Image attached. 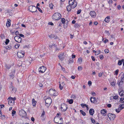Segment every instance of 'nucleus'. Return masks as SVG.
Returning <instances> with one entry per match:
<instances>
[{
    "label": "nucleus",
    "instance_id": "1",
    "mask_svg": "<svg viewBox=\"0 0 124 124\" xmlns=\"http://www.w3.org/2000/svg\"><path fill=\"white\" fill-rule=\"evenodd\" d=\"M61 17V15L59 13H55L52 16V18L54 20H58Z\"/></svg>",
    "mask_w": 124,
    "mask_h": 124
},
{
    "label": "nucleus",
    "instance_id": "2",
    "mask_svg": "<svg viewBox=\"0 0 124 124\" xmlns=\"http://www.w3.org/2000/svg\"><path fill=\"white\" fill-rule=\"evenodd\" d=\"M54 121L55 123L58 124H62L63 123L62 118L59 117H55Z\"/></svg>",
    "mask_w": 124,
    "mask_h": 124
},
{
    "label": "nucleus",
    "instance_id": "3",
    "mask_svg": "<svg viewBox=\"0 0 124 124\" xmlns=\"http://www.w3.org/2000/svg\"><path fill=\"white\" fill-rule=\"evenodd\" d=\"M69 3L70 5H72L73 8H75L77 6V3L75 0H69Z\"/></svg>",
    "mask_w": 124,
    "mask_h": 124
},
{
    "label": "nucleus",
    "instance_id": "4",
    "mask_svg": "<svg viewBox=\"0 0 124 124\" xmlns=\"http://www.w3.org/2000/svg\"><path fill=\"white\" fill-rule=\"evenodd\" d=\"M49 94L51 96H56L57 95V92L54 90L53 89H50L49 91Z\"/></svg>",
    "mask_w": 124,
    "mask_h": 124
},
{
    "label": "nucleus",
    "instance_id": "5",
    "mask_svg": "<svg viewBox=\"0 0 124 124\" xmlns=\"http://www.w3.org/2000/svg\"><path fill=\"white\" fill-rule=\"evenodd\" d=\"M52 100L50 98L46 99L45 100L46 105L47 107L49 106L52 103Z\"/></svg>",
    "mask_w": 124,
    "mask_h": 124
},
{
    "label": "nucleus",
    "instance_id": "6",
    "mask_svg": "<svg viewBox=\"0 0 124 124\" xmlns=\"http://www.w3.org/2000/svg\"><path fill=\"white\" fill-rule=\"evenodd\" d=\"M19 114V115L22 117H25L27 115L26 113L23 109H21L20 110Z\"/></svg>",
    "mask_w": 124,
    "mask_h": 124
},
{
    "label": "nucleus",
    "instance_id": "7",
    "mask_svg": "<svg viewBox=\"0 0 124 124\" xmlns=\"http://www.w3.org/2000/svg\"><path fill=\"white\" fill-rule=\"evenodd\" d=\"M24 52L22 51H21L18 52L17 54V55L19 58H22L24 56Z\"/></svg>",
    "mask_w": 124,
    "mask_h": 124
},
{
    "label": "nucleus",
    "instance_id": "8",
    "mask_svg": "<svg viewBox=\"0 0 124 124\" xmlns=\"http://www.w3.org/2000/svg\"><path fill=\"white\" fill-rule=\"evenodd\" d=\"M67 108V106L66 104L63 103L61 104V109L62 111H65Z\"/></svg>",
    "mask_w": 124,
    "mask_h": 124
},
{
    "label": "nucleus",
    "instance_id": "9",
    "mask_svg": "<svg viewBox=\"0 0 124 124\" xmlns=\"http://www.w3.org/2000/svg\"><path fill=\"white\" fill-rule=\"evenodd\" d=\"M28 9L31 12H33L37 11L36 8L34 6H30L29 7Z\"/></svg>",
    "mask_w": 124,
    "mask_h": 124
},
{
    "label": "nucleus",
    "instance_id": "10",
    "mask_svg": "<svg viewBox=\"0 0 124 124\" xmlns=\"http://www.w3.org/2000/svg\"><path fill=\"white\" fill-rule=\"evenodd\" d=\"M108 116L110 120H113L116 117V115L114 114L111 113H109L108 114Z\"/></svg>",
    "mask_w": 124,
    "mask_h": 124
},
{
    "label": "nucleus",
    "instance_id": "11",
    "mask_svg": "<svg viewBox=\"0 0 124 124\" xmlns=\"http://www.w3.org/2000/svg\"><path fill=\"white\" fill-rule=\"evenodd\" d=\"M14 39L15 41L18 43H20L21 41V38L20 36H16L15 37Z\"/></svg>",
    "mask_w": 124,
    "mask_h": 124
},
{
    "label": "nucleus",
    "instance_id": "12",
    "mask_svg": "<svg viewBox=\"0 0 124 124\" xmlns=\"http://www.w3.org/2000/svg\"><path fill=\"white\" fill-rule=\"evenodd\" d=\"M46 68L43 66L39 68V72L40 73H43L46 70Z\"/></svg>",
    "mask_w": 124,
    "mask_h": 124
},
{
    "label": "nucleus",
    "instance_id": "13",
    "mask_svg": "<svg viewBox=\"0 0 124 124\" xmlns=\"http://www.w3.org/2000/svg\"><path fill=\"white\" fill-rule=\"evenodd\" d=\"M12 97H10L8 98V104L9 105H12L14 104V101H13Z\"/></svg>",
    "mask_w": 124,
    "mask_h": 124
},
{
    "label": "nucleus",
    "instance_id": "14",
    "mask_svg": "<svg viewBox=\"0 0 124 124\" xmlns=\"http://www.w3.org/2000/svg\"><path fill=\"white\" fill-rule=\"evenodd\" d=\"M15 72V70H14L13 71L9 73V76L10 78L13 79L14 78V75Z\"/></svg>",
    "mask_w": 124,
    "mask_h": 124
},
{
    "label": "nucleus",
    "instance_id": "15",
    "mask_svg": "<svg viewBox=\"0 0 124 124\" xmlns=\"http://www.w3.org/2000/svg\"><path fill=\"white\" fill-rule=\"evenodd\" d=\"M13 44L14 43L12 42V43L10 44V45H9L6 47V48L7 49H10L12 47L14 46L13 45Z\"/></svg>",
    "mask_w": 124,
    "mask_h": 124
},
{
    "label": "nucleus",
    "instance_id": "16",
    "mask_svg": "<svg viewBox=\"0 0 124 124\" xmlns=\"http://www.w3.org/2000/svg\"><path fill=\"white\" fill-rule=\"evenodd\" d=\"M118 91L120 96H121L124 97V91L122 90L119 89Z\"/></svg>",
    "mask_w": 124,
    "mask_h": 124
},
{
    "label": "nucleus",
    "instance_id": "17",
    "mask_svg": "<svg viewBox=\"0 0 124 124\" xmlns=\"http://www.w3.org/2000/svg\"><path fill=\"white\" fill-rule=\"evenodd\" d=\"M58 57L60 59L62 60H63L64 57V54L63 53H61L59 55Z\"/></svg>",
    "mask_w": 124,
    "mask_h": 124
},
{
    "label": "nucleus",
    "instance_id": "18",
    "mask_svg": "<svg viewBox=\"0 0 124 124\" xmlns=\"http://www.w3.org/2000/svg\"><path fill=\"white\" fill-rule=\"evenodd\" d=\"M90 14L91 16V17H94L96 16V13L94 11H91L90 12Z\"/></svg>",
    "mask_w": 124,
    "mask_h": 124
},
{
    "label": "nucleus",
    "instance_id": "19",
    "mask_svg": "<svg viewBox=\"0 0 124 124\" xmlns=\"http://www.w3.org/2000/svg\"><path fill=\"white\" fill-rule=\"evenodd\" d=\"M101 113L103 116H106L107 114L106 110L105 109H103L101 111Z\"/></svg>",
    "mask_w": 124,
    "mask_h": 124
},
{
    "label": "nucleus",
    "instance_id": "20",
    "mask_svg": "<svg viewBox=\"0 0 124 124\" xmlns=\"http://www.w3.org/2000/svg\"><path fill=\"white\" fill-rule=\"evenodd\" d=\"M49 37L51 39L54 38L55 39H58V37L57 36H55L54 34H51L50 35H49Z\"/></svg>",
    "mask_w": 124,
    "mask_h": 124
},
{
    "label": "nucleus",
    "instance_id": "21",
    "mask_svg": "<svg viewBox=\"0 0 124 124\" xmlns=\"http://www.w3.org/2000/svg\"><path fill=\"white\" fill-rule=\"evenodd\" d=\"M91 102L93 103H95V99L94 97H91L90 98Z\"/></svg>",
    "mask_w": 124,
    "mask_h": 124
},
{
    "label": "nucleus",
    "instance_id": "22",
    "mask_svg": "<svg viewBox=\"0 0 124 124\" xmlns=\"http://www.w3.org/2000/svg\"><path fill=\"white\" fill-rule=\"evenodd\" d=\"M8 20L7 22L6 23V26L7 27H9L11 25L10 22L11 21V20L9 19H8Z\"/></svg>",
    "mask_w": 124,
    "mask_h": 124
},
{
    "label": "nucleus",
    "instance_id": "23",
    "mask_svg": "<svg viewBox=\"0 0 124 124\" xmlns=\"http://www.w3.org/2000/svg\"><path fill=\"white\" fill-rule=\"evenodd\" d=\"M94 110L92 109H90L89 111V113L90 115H93L94 114Z\"/></svg>",
    "mask_w": 124,
    "mask_h": 124
},
{
    "label": "nucleus",
    "instance_id": "24",
    "mask_svg": "<svg viewBox=\"0 0 124 124\" xmlns=\"http://www.w3.org/2000/svg\"><path fill=\"white\" fill-rule=\"evenodd\" d=\"M37 102L35 100V99L33 98L32 99V103L33 106H35Z\"/></svg>",
    "mask_w": 124,
    "mask_h": 124
},
{
    "label": "nucleus",
    "instance_id": "25",
    "mask_svg": "<svg viewBox=\"0 0 124 124\" xmlns=\"http://www.w3.org/2000/svg\"><path fill=\"white\" fill-rule=\"evenodd\" d=\"M110 20V16H108L105 19V22L108 23L109 21Z\"/></svg>",
    "mask_w": 124,
    "mask_h": 124
},
{
    "label": "nucleus",
    "instance_id": "26",
    "mask_svg": "<svg viewBox=\"0 0 124 124\" xmlns=\"http://www.w3.org/2000/svg\"><path fill=\"white\" fill-rule=\"evenodd\" d=\"M67 9L68 12L70 11L71 9V7L70 5H68L67 7Z\"/></svg>",
    "mask_w": 124,
    "mask_h": 124
},
{
    "label": "nucleus",
    "instance_id": "27",
    "mask_svg": "<svg viewBox=\"0 0 124 124\" xmlns=\"http://www.w3.org/2000/svg\"><path fill=\"white\" fill-rule=\"evenodd\" d=\"M82 59L81 58H79L78 60V62L79 64H80L82 62Z\"/></svg>",
    "mask_w": 124,
    "mask_h": 124
},
{
    "label": "nucleus",
    "instance_id": "28",
    "mask_svg": "<svg viewBox=\"0 0 124 124\" xmlns=\"http://www.w3.org/2000/svg\"><path fill=\"white\" fill-rule=\"evenodd\" d=\"M68 62L70 63H72L73 62V59L72 58H70L69 59Z\"/></svg>",
    "mask_w": 124,
    "mask_h": 124
},
{
    "label": "nucleus",
    "instance_id": "29",
    "mask_svg": "<svg viewBox=\"0 0 124 124\" xmlns=\"http://www.w3.org/2000/svg\"><path fill=\"white\" fill-rule=\"evenodd\" d=\"M20 44H16L15 45V47L16 49H18L20 46Z\"/></svg>",
    "mask_w": 124,
    "mask_h": 124
},
{
    "label": "nucleus",
    "instance_id": "30",
    "mask_svg": "<svg viewBox=\"0 0 124 124\" xmlns=\"http://www.w3.org/2000/svg\"><path fill=\"white\" fill-rule=\"evenodd\" d=\"M5 66L6 68L8 69H9L11 67V66L10 65L6 64Z\"/></svg>",
    "mask_w": 124,
    "mask_h": 124
},
{
    "label": "nucleus",
    "instance_id": "31",
    "mask_svg": "<svg viewBox=\"0 0 124 124\" xmlns=\"http://www.w3.org/2000/svg\"><path fill=\"white\" fill-rule=\"evenodd\" d=\"M122 59L121 60H119L118 63V64L119 65H121L122 63V62H123V61H122Z\"/></svg>",
    "mask_w": 124,
    "mask_h": 124
},
{
    "label": "nucleus",
    "instance_id": "32",
    "mask_svg": "<svg viewBox=\"0 0 124 124\" xmlns=\"http://www.w3.org/2000/svg\"><path fill=\"white\" fill-rule=\"evenodd\" d=\"M80 112L84 116L86 115V113L82 110H80Z\"/></svg>",
    "mask_w": 124,
    "mask_h": 124
},
{
    "label": "nucleus",
    "instance_id": "33",
    "mask_svg": "<svg viewBox=\"0 0 124 124\" xmlns=\"http://www.w3.org/2000/svg\"><path fill=\"white\" fill-rule=\"evenodd\" d=\"M61 21L63 24H64L65 22V19L64 18H61Z\"/></svg>",
    "mask_w": 124,
    "mask_h": 124
},
{
    "label": "nucleus",
    "instance_id": "34",
    "mask_svg": "<svg viewBox=\"0 0 124 124\" xmlns=\"http://www.w3.org/2000/svg\"><path fill=\"white\" fill-rule=\"evenodd\" d=\"M120 102L122 103L124 102V98H121L120 100Z\"/></svg>",
    "mask_w": 124,
    "mask_h": 124
},
{
    "label": "nucleus",
    "instance_id": "35",
    "mask_svg": "<svg viewBox=\"0 0 124 124\" xmlns=\"http://www.w3.org/2000/svg\"><path fill=\"white\" fill-rule=\"evenodd\" d=\"M119 106H120V108L121 109L120 110H121L122 109L124 108V104L120 105Z\"/></svg>",
    "mask_w": 124,
    "mask_h": 124
},
{
    "label": "nucleus",
    "instance_id": "36",
    "mask_svg": "<svg viewBox=\"0 0 124 124\" xmlns=\"http://www.w3.org/2000/svg\"><path fill=\"white\" fill-rule=\"evenodd\" d=\"M16 113V111L15 110H13L12 112V116H14V115Z\"/></svg>",
    "mask_w": 124,
    "mask_h": 124
},
{
    "label": "nucleus",
    "instance_id": "37",
    "mask_svg": "<svg viewBox=\"0 0 124 124\" xmlns=\"http://www.w3.org/2000/svg\"><path fill=\"white\" fill-rule=\"evenodd\" d=\"M68 102L69 104H71L73 103V100L71 99L69 100Z\"/></svg>",
    "mask_w": 124,
    "mask_h": 124
},
{
    "label": "nucleus",
    "instance_id": "38",
    "mask_svg": "<svg viewBox=\"0 0 124 124\" xmlns=\"http://www.w3.org/2000/svg\"><path fill=\"white\" fill-rule=\"evenodd\" d=\"M120 106H119V108L118 109H116V112L117 113H119V112H120V110H120Z\"/></svg>",
    "mask_w": 124,
    "mask_h": 124
},
{
    "label": "nucleus",
    "instance_id": "39",
    "mask_svg": "<svg viewBox=\"0 0 124 124\" xmlns=\"http://www.w3.org/2000/svg\"><path fill=\"white\" fill-rule=\"evenodd\" d=\"M9 40L8 39H6V41L5 42V43L7 45L9 43Z\"/></svg>",
    "mask_w": 124,
    "mask_h": 124
},
{
    "label": "nucleus",
    "instance_id": "40",
    "mask_svg": "<svg viewBox=\"0 0 124 124\" xmlns=\"http://www.w3.org/2000/svg\"><path fill=\"white\" fill-rule=\"evenodd\" d=\"M118 83L119 86L120 85H122L123 84V81L122 80H121L119 82V81Z\"/></svg>",
    "mask_w": 124,
    "mask_h": 124
},
{
    "label": "nucleus",
    "instance_id": "41",
    "mask_svg": "<svg viewBox=\"0 0 124 124\" xmlns=\"http://www.w3.org/2000/svg\"><path fill=\"white\" fill-rule=\"evenodd\" d=\"M100 50H98V51H96V53L95 55H98L100 53Z\"/></svg>",
    "mask_w": 124,
    "mask_h": 124
},
{
    "label": "nucleus",
    "instance_id": "42",
    "mask_svg": "<svg viewBox=\"0 0 124 124\" xmlns=\"http://www.w3.org/2000/svg\"><path fill=\"white\" fill-rule=\"evenodd\" d=\"M49 7L51 9H52L53 8V5L52 4H49Z\"/></svg>",
    "mask_w": 124,
    "mask_h": 124
},
{
    "label": "nucleus",
    "instance_id": "43",
    "mask_svg": "<svg viewBox=\"0 0 124 124\" xmlns=\"http://www.w3.org/2000/svg\"><path fill=\"white\" fill-rule=\"evenodd\" d=\"M71 98L75 99L76 98V96L75 95H72L71 97Z\"/></svg>",
    "mask_w": 124,
    "mask_h": 124
},
{
    "label": "nucleus",
    "instance_id": "44",
    "mask_svg": "<svg viewBox=\"0 0 124 124\" xmlns=\"http://www.w3.org/2000/svg\"><path fill=\"white\" fill-rule=\"evenodd\" d=\"M104 52L106 53H108L109 52V50L107 49H106L104 50Z\"/></svg>",
    "mask_w": 124,
    "mask_h": 124
},
{
    "label": "nucleus",
    "instance_id": "45",
    "mask_svg": "<svg viewBox=\"0 0 124 124\" xmlns=\"http://www.w3.org/2000/svg\"><path fill=\"white\" fill-rule=\"evenodd\" d=\"M104 57L102 55H101L99 56V58L100 59L102 60L103 58Z\"/></svg>",
    "mask_w": 124,
    "mask_h": 124
},
{
    "label": "nucleus",
    "instance_id": "46",
    "mask_svg": "<svg viewBox=\"0 0 124 124\" xmlns=\"http://www.w3.org/2000/svg\"><path fill=\"white\" fill-rule=\"evenodd\" d=\"M91 120L92 121V123L93 124H94L95 123V121L94 119H93L92 118L91 119Z\"/></svg>",
    "mask_w": 124,
    "mask_h": 124
},
{
    "label": "nucleus",
    "instance_id": "47",
    "mask_svg": "<svg viewBox=\"0 0 124 124\" xmlns=\"http://www.w3.org/2000/svg\"><path fill=\"white\" fill-rule=\"evenodd\" d=\"M63 86H62L61 85V84L60 83V84H59V86L60 89L61 90H62L63 88Z\"/></svg>",
    "mask_w": 124,
    "mask_h": 124
},
{
    "label": "nucleus",
    "instance_id": "48",
    "mask_svg": "<svg viewBox=\"0 0 124 124\" xmlns=\"http://www.w3.org/2000/svg\"><path fill=\"white\" fill-rule=\"evenodd\" d=\"M45 112L44 111H43L42 113L41 114V117H44V115H45Z\"/></svg>",
    "mask_w": 124,
    "mask_h": 124
},
{
    "label": "nucleus",
    "instance_id": "49",
    "mask_svg": "<svg viewBox=\"0 0 124 124\" xmlns=\"http://www.w3.org/2000/svg\"><path fill=\"white\" fill-rule=\"evenodd\" d=\"M118 98V96L117 95L113 97V98L114 99H117Z\"/></svg>",
    "mask_w": 124,
    "mask_h": 124
},
{
    "label": "nucleus",
    "instance_id": "50",
    "mask_svg": "<svg viewBox=\"0 0 124 124\" xmlns=\"http://www.w3.org/2000/svg\"><path fill=\"white\" fill-rule=\"evenodd\" d=\"M115 83H116L115 82H111V84L112 85L114 86L115 85Z\"/></svg>",
    "mask_w": 124,
    "mask_h": 124
},
{
    "label": "nucleus",
    "instance_id": "51",
    "mask_svg": "<svg viewBox=\"0 0 124 124\" xmlns=\"http://www.w3.org/2000/svg\"><path fill=\"white\" fill-rule=\"evenodd\" d=\"M121 78V80H124V73H123L122 76Z\"/></svg>",
    "mask_w": 124,
    "mask_h": 124
},
{
    "label": "nucleus",
    "instance_id": "52",
    "mask_svg": "<svg viewBox=\"0 0 124 124\" xmlns=\"http://www.w3.org/2000/svg\"><path fill=\"white\" fill-rule=\"evenodd\" d=\"M81 105L82 107H83V106H85L86 107L87 106V105H86V104H82Z\"/></svg>",
    "mask_w": 124,
    "mask_h": 124
},
{
    "label": "nucleus",
    "instance_id": "53",
    "mask_svg": "<svg viewBox=\"0 0 124 124\" xmlns=\"http://www.w3.org/2000/svg\"><path fill=\"white\" fill-rule=\"evenodd\" d=\"M37 8L38 9V10L41 13H42V10L41 9L38 7H37Z\"/></svg>",
    "mask_w": 124,
    "mask_h": 124
},
{
    "label": "nucleus",
    "instance_id": "54",
    "mask_svg": "<svg viewBox=\"0 0 124 124\" xmlns=\"http://www.w3.org/2000/svg\"><path fill=\"white\" fill-rule=\"evenodd\" d=\"M82 67L81 66H79L78 68V70H82Z\"/></svg>",
    "mask_w": 124,
    "mask_h": 124
},
{
    "label": "nucleus",
    "instance_id": "55",
    "mask_svg": "<svg viewBox=\"0 0 124 124\" xmlns=\"http://www.w3.org/2000/svg\"><path fill=\"white\" fill-rule=\"evenodd\" d=\"M81 11V9H80V10H78V11H77V14H80V13Z\"/></svg>",
    "mask_w": 124,
    "mask_h": 124
},
{
    "label": "nucleus",
    "instance_id": "56",
    "mask_svg": "<svg viewBox=\"0 0 124 124\" xmlns=\"http://www.w3.org/2000/svg\"><path fill=\"white\" fill-rule=\"evenodd\" d=\"M92 82L90 81H89L88 83V85H89V86H90L92 84Z\"/></svg>",
    "mask_w": 124,
    "mask_h": 124
},
{
    "label": "nucleus",
    "instance_id": "57",
    "mask_svg": "<svg viewBox=\"0 0 124 124\" xmlns=\"http://www.w3.org/2000/svg\"><path fill=\"white\" fill-rule=\"evenodd\" d=\"M119 72V70L117 69L115 71V73L116 75H117L118 74V73Z\"/></svg>",
    "mask_w": 124,
    "mask_h": 124
},
{
    "label": "nucleus",
    "instance_id": "58",
    "mask_svg": "<svg viewBox=\"0 0 124 124\" xmlns=\"http://www.w3.org/2000/svg\"><path fill=\"white\" fill-rule=\"evenodd\" d=\"M108 40L107 39H106L104 41V42L105 43H106L107 42H108Z\"/></svg>",
    "mask_w": 124,
    "mask_h": 124
},
{
    "label": "nucleus",
    "instance_id": "59",
    "mask_svg": "<svg viewBox=\"0 0 124 124\" xmlns=\"http://www.w3.org/2000/svg\"><path fill=\"white\" fill-rule=\"evenodd\" d=\"M91 58H92V60L93 61H95V58L94 57V56H91Z\"/></svg>",
    "mask_w": 124,
    "mask_h": 124
},
{
    "label": "nucleus",
    "instance_id": "60",
    "mask_svg": "<svg viewBox=\"0 0 124 124\" xmlns=\"http://www.w3.org/2000/svg\"><path fill=\"white\" fill-rule=\"evenodd\" d=\"M102 76V73H99L98 74V76L99 77H101Z\"/></svg>",
    "mask_w": 124,
    "mask_h": 124
},
{
    "label": "nucleus",
    "instance_id": "61",
    "mask_svg": "<svg viewBox=\"0 0 124 124\" xmlns=\"http://www.w3.org/2000/svg\"><path fill=\"white\" fill-rule=\"evenodd\" d=\"M107 107L108 108H110L111 107V105L110 104H109L107 105Z\"/></svg>",
    "mask_w": 124,
    "mask_h": 124
},
{
    "label": "nucleus",
    "instance_id": "62",
    "mask_svg": "<svg viewBox=\"0 0 124 124\" xmlns=\"http://www.w3.org/2000/svg\"><path fill=\"white\" fill-rule=\"evenodd\" d=\"M117 8L118 9L120 10L121 8V7L119 5H118L117 6Z\"/></svg>",
    "mask_w": 124,
    "mask_h": 124
},
{
    "label": "nucleus",
    "instance_id": "63",
    "mask_svg": "<svg viewBox=\"0 0 124 124\" xmlns=\"http://www.w3.org/2000/svg\"><path fill=\"white\" fill-rule=\"evenodd\" d=\"M19 33V32L18 31H16L15 33V34L16 35H18Z\"/></svg>",
    "mask_w": 124,
    "mask_h": 124
},
{
    "label": "nucleus",
    "instance_id": "64",
    "mask_svg": "<svg viewBox=\"0 0 124 124\" xmlns=\"http://www.w3.org/2000/svg\"><path fill=\"white\" fill-rule=\"evenodd\" d=\"M48 24L51 25H54L53 23L52 22H50L48 23Z\"/></svg>",
    "mask_w": 124,
    "mask_h": 124
}]
</instances>
